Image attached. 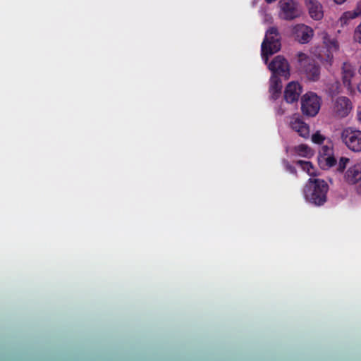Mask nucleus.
<instances>
[{
    "instance_id": "1",
    "label": "nucleus",
    "mask_w": 361,
    "mask_h": 361,
    "mask_svg": "<svg viewBox=\"0 0 361 361\" xmlns=\"http://www.w3.org/2000/svg\"><path fill=\"white\" fill-rule=\"evenodd\" d=\"M329 185L326 181L319 178H310L304 190V197L307 202L315 205L322 206L327 200Z\"/></svg>"
},
{
    "instance_id": "2",
    "label": "nucleus",
    "mask_w": 361,
    "mask_h": 361,
    "mask_svg": "<svg viewBox=\"0 0 361 361\" xmlns=\"http://www.w3.org/2000/svg\"><path fill=\"white\" fill-rule=\"evenodd\" d=\"M298 68L309 80L317 81L320 77V66L312 59L303 53L298 54Z\"/></svg>"
},
{
    "instance_id": "3",
    "label": "nucleus",
    "mask_w": 361,
    "mask_h": 361,
    "mask_svg": "<svg viewBox=\"0 0 361 361\" xmlns=\"http://www.w3.org/2000/svg\"><path fill=\"white\" fill-rule=\"evenodd\" d=\"M279 16L285 20H293L302 14L300 4L295 0H280L279 1Z\"/></svg>"
},
{
    "instance_id": "4",
    "label": "nucleus",
    "mask_w": 361,
    "mask_h": 361,
    "mask_svg": "<svg viewBox=\"0 0 361 361\" xmlns=\"http://www.w3.org/2000/svg\"><path fill=\"white\" fill-rule=\"evenodd\" d=\"M341 140L350 150L361 152V130L346 128L341 133Z\"/></svg>"
},
{
    "instance_id": "5",
    "label": "nucleus",
    "mask_w": 361,
    "mask_h": 361,
    "mask_svg": "<svg viewBox=\"0 0 361 361\" xmlns=\"http://www.w3.org/2000/svg\"><path fill=\"white\" fill-rule=\"evenodd\" d=\"M321 106L320 98L313 92L304 94L301 100V110L303 114L308 116H316Z\"/></svg>"
},
{
    "instance_id": "6",
    "label": "nucleus",
    "mask_w": 361,
    "mask_h": 361,
    "mask_svg": "<svg viewBox=\"0 0 361 361\" xmlns=\"http://www.w3.org/2000/svg\"><path fill=\"white\" fill-rule=\"evenodd\" d=\"M272 75L284 77L288 79L290 75L289 64L287 60L282 56H276L268 66Z\"/></svg>"
},
{
    "instance_id": "7",
    "label": "nucleus",
    "mask_w": 361,
    "mask_h": 361,
    "mask_svg": "<svg viewBox=\"0 0 361 361\" xmlns=\"http://www.w3.org/2000/svg\"><path fill=\"white\" fill-rule=\"evenodd\" d=\"M292 34L300 44H307L312 38L314 30L305 24H297L292 27Z\"/></svg>"
},
{
    "instance_id": "8",
    "label": "nucleus",
    "mask_w": 361,
    "mask_h": 361,
    "mask_svg": "<svg viewBox=\"0 0 361 361\" xmlns=\"http://www.w3.org/2000/svg\"><path fill=\"white\" fill-rule=\"evenodd\" d=\"M344 178L349 184H357V192L361 194V162L350 167L345 172Z\"/></svg>"
},
{
    "instance_id": "9",
    "label": "nucleus",
    "mask_w": 361,
    "mask_h": 361,
    "mask_svg": "<svg viewBox=\"0 0 361 361\" xmlns=\"http://www.w3.org/2000/svg\"><path fill=\"white\" fill-rule=\"evenodd\" d=\"M352 109V103L346 97H338L334 104V111L338 117H346Z\"/></svg>"
},
{
    "instance_id": "10",
    "label": "nucleus",
    "mask_w": 361,
    "mask_h": 361,
    "mask_svg": "<svg viewBox=\"0 0 361 361\" xmlns=\"http://www.w3.org/2000/svg\"><path fill=\"white\" fill-rule=\"evenodd\" d=\"M302 92V87L298 82L288 83L284 91V99L288 103L297 102Z\"/></svg>"
},
{
    "instance_id": "11",
    "label": "nucleus",
    "mask_w": 361,
    "mask_h": 361,
    "mask_svg": "<svg viewBox=\"0 0 361 361\" xmlns=\"http://www.w3.org/2000/svg\"><path fill=\"white\" fill-rule=\"evenodd\" d=\"M310 16L314 20H319L324 16L322 5L318 0H307L305 3Z\"/></svg>"
},
{
    "instance_id": "12",
    "label": "nucleus",
    "mask_w": 361,
    "mask_h": 361,
    "mask_svg": "<svg viewBox=\"0 0 361 361\" xmlns=\"http://www.w3.org/2000/svg\"><path fill=\"white\" fill-rule=\"evenodd\" d=\"M355 74V70L354 67L348 63H343L342 66V80L343 85L347 87L349 92L353 91L351 80Z\"/></svg>"
},
{
    "instance_id": "13",
    "label": "nucleus",
    "mask_w": 361,
    "mask_h": 361,
    "mask_svg": "<svg viewBox=\"0 0 361 361\" xmlns=\"http://www.w3.org/2000/svg\"><path fill=\"white\" fill-rule=\"evenodd\" d=\"M290 128L303 138H309V126L299 118H293L290 123Z\"/></svg>"
},
{
    "instance_id": "14",
    "label": "nucleus",
    "mask_w": 361,
    "mask_h": 361,
    "mask_svg": "<svg viewBox=\"0 0 361 361\" xmlns=\"http://www.w3.org/2000/svg\"><path fill=\"white\" fill-rule=\"evenodd\" d=\"M281 35L277 28L270 27L266 32L265 37L261 45H276L281 42Z\"/></svg>"
},
{
    "instance_id": "15",
    "label": "nucleus",
    "mask_w": 361,
    "mask_h": 361,
    "mask_svg": "<svg viewBox=\"0 0 361 361\" xmlns=\"http://www.w3.org/2000/svg\"><path fill=\"white\" fill-rule=\"evenodd\" d=\"M282 82L278 75H272L270 78L269 92L272 99H277L281 93Z\"/></svg>"
},
{
    "instance_id": "16",
    "label": "nucleus",
    "mask_w": 361,
    "mask_h": 361,
    "mask_svg": "<svg viewBox=\"0 0 361 361\" xmlns=\"http://www.w3.org/2000/svg\"><path fill=\"white\" fill-rule=\"evenodd\" d=\"M338 47H315V51L318 54V58L321 61L331 64L333 61L332 48L336 49Z\"/></svg>"
},
{
    "instance_id": "17",
    "label": "nucleus",
    "mask_w": 361,
    "mask_h": 361,
    "mask_svg": "<svg viewBox=\"0 0 361 361\" xmlns=\"http://www.w3.org/2000/svg\"><path fill=\"white\" fill-rule=\"evenodd\" d=\"M294 151L298 155L306 158H310L314 155V151L305 144H300L295 146Z\"/></svg>"
},
{
    "instance_id": "18",
    "label": "nucleus",
    "mask_w": 361,
    "mask_h": 361,
    "mask_svg": "<svg viewBox=\"0 0 361 361\" xmlns=\"http://www.w3.org/2000/svg\"><path fill=\"white\" fill-rule=\"evenodd\" d=\"M262 57L265 63H267L269 57L280 51L281 47H261Z\"/></svg>"
},
{
    "instance_id": "19",
    "label": "nucleus",
    "mask_w": 361,
    "mask_h": 361,
    "mask_svg": "<svg viewBox=\"0 0 361 361\" xmlns=\"http://www.w3.org/2000/svg\"><path fill=\"white\" fill-rule=\"evenodd\" d=\"M296 164L300 166L308 175L311 176H315L313 165L310 161L298 160L296 161Z\"/></svg>"
},
{
    "instance_id": "20",
    "label": "nucleus",
    "mask_w": 361,
    "mask_h": 361,
    "mask_svg": "<svg viewBox=\"0 0 361 361\" xmlns=\"http://www.w3.org/2000/svg\"><path fill=\"white\" fill-rule=\"evenodd\" d=\"M357 18L356 13H353V11L344 12L338 20V23L341 26H344L348 24L350 20Z\"/></svg>"
},
{
    "instance_id": "21",
    "label": "nucleus",
    "mask_w": 361,
    "mask_h": 361,
    "mask_svg": "<svg viewBox=\"0 0 361 361\" xmlns=\"http://www.w3.org/2000/svg\"><path fill=\"white\" fill-rule=\"evenodd\" d=\"M322 159L325 161V166L326 168L332 167L334 166H336L337 164V160L331 154L326 156V157H322Z\"/></svg>"
},
{
    "instance_id": "22",
    "label": "nucleus",
    "mask_w": 361,
    "mask_h": 361,
    "mask_svg": "<svg viewBox=\"0 0 361 361\" xmlns=\"http://www.w3.org/2000/svg\"><path fill=\"white\" fill-rule=\"evenodd\" d=\"M323 43L325 45H336L338 42L334 39L331 38L327 33H322Z\"/></svg>"
},
{
    "instance_id": "23",
    "label": "nucleus",
    "mask_w": 361,
    "mask_h": 361,
    "mask_svg": "<svg viewBox=\"0 0 361 361\" xmlns=\"http://www.w3.org/2000/svg\"><path fill=\"white\" fill-rule=\"evenodd\" d=\"M325 140V137L322 135L319 131L316 132L312 135V141L318 145H321Z\"/></svg>"
},
{
    "instance_id": "24",
    "label": "nucleus",
    "mask_w": 361,
    "mask_h": 361,
    "mask_svg": "<svg viewBox=\"0 0 361 361\" xmlns=\"http://www.w3.org/2000/svg\"><path fill=\"white\" fill-rule=\"evenodd\" d=\"M349 162V159L346 157H341L339 160L337 171L339 172H343L346 168V164Z\"/></svg>"
},
{
    "instance_id": "25",
    "label": "nucleus",
    "mask_w": 361,
    "mask_h": 361,
    "mask_svg": "<svg viewBox=\"0 0 361 361\" xmlns=\"http://www.w3.org/2000/svg\"><path fill=\"white\" fill-rule=\"evenodd\" d=\"M283 164L287 171H288L289 173H290L292 174L296 175V173H297L296 169L293 165H291L288 160L283 159Z\"/></svg>"
},
{
    "instance_id": "26",
    "label": "nucleus",
    "mask_w": 361,
    "mask_h": 361,
    "mask_svg": "<svg viewBox=\"0 0 361 361\" xmlns=\"http://www.w3.org/2000/svg\"><path fill=\"white\" fill-rule=\"evenodd\" d=\"M331 151V149L325 145V146H323L322 148V150L320 152V158L319 159H322V157H326V156H328V155H330V152ZM321 161V159H319Z\"/></svg>"
},
{
    "instance_id": "27",
    "label": "nucleus",
    "mask_w": 361,
    "mask_h": 361,
    "mask_svg": "<svg viewBox=\"0 0 361 361\" xmlns=\"http://www.w3.org/2000/svg\"><path fill=\"white\" fill-rule=\"evenodd\" d=\"M353 13H356L357 17L361 16V1L357 2L356 8L353 11Z\"/></svg>"
},
{
    "instance_id": "28",
    "label": "nucleus",
    "mask_w": 361,
    "mask_h": 361,
    "mask_svg": "<svg viewBox=\"0 0 361 361\" xmlns=\"http://www.w3.org/2000/svg\"><path fill=\"white\" fill-rule=\"evenodd\" d=\"M334 2L337 4H343L346 0H334Z\"/></svg>"
},
{
    "instance_id": "29",
    "label": "nucleus",
    "mask_w": 361,
    "mask_h": 361,
    "mask_svg": "<svg viewBox=\"0 0 361 361\" xmlns=\"http://www.w3.org/2000/svg\"><path fill=\"white\" fill-rule=\"evenodd\" d=\"M357 90L361 93V82L357 84Z\"/></svg>"
},
{
    "instance_id": "30",
    "label": "nucleus",
    "mask_w": 361,
    "mask_h": 361,
    "mask_svg": "<svg viewBox=\"0 0 361 361\" xmlns=\"http://www.w3.org/2000/svg\"><path fill=\"white\" fill-rule=\"evenodd\" d=\"M358 120L361 122V111L357 112Z\"/></svg>"
},
{
    "instance_id": "31",
    "label": "nucleus",
    "mask_w": 361,
    "mask_h": 361,
    "mask_svg": "<svg viewBox=\"0 0 361 361\" xmlns=\"http://www.w3.org/2000/svg\"><path fill=\"white\" fill-rule=\"evenodd\" d=\"M267 3H271L275 1L276 0H265Z\"/></svg>"
},
{
    "instance_id": "32",
    "label": "nucleus",
    "mask_w": 361,
    "mask_h": 361,
    "mask_svg": "<svg viewBox=\"0 0 361 361\" xmlns=\"http://www.w3.org/2000/svg\"><path fill=\"white\" fill-rule=\"evenodd\" d=\"M279 114H283V111H281V112H280V111H279Z\"/></svg>"
},
{
    "instance_id": "33",
    "label": "nucleus",
    "mask_w": 361,
    "mask_h": 361,
    "mask_svg": "<svg viewBox=\"0 0 361 361\" xmlns=\"http://www.w3.org/2000/svg\"><path fill=\"white\" fill-rule=\"evenodd\" d=\"M307 0H305V3H307Z\"/></svg>"
}]
</instances>
